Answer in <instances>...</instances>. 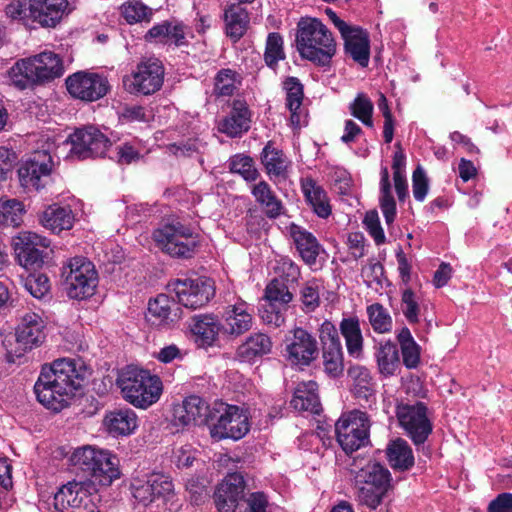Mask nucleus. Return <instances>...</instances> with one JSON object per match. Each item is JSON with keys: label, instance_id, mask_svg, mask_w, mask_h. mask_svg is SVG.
I'll return each instance as SVG.
<instances>
[{"label": "nucleus", "instance_id": "obj_7", "mask_svg": "<svg viewBox=\"0 0 512 512\" xmlns=\"http://www.w3.org/2000/svg\"><path fill=\"white\" fill-rule=\"evenodd\" d=\"M157 246L175 258H190L199 245V234L180 222L163 225L153 232Z\"/></svg>", "mask_w": 512, "mask_h": 512}, {"label": "nucleus", "instance_id": "obj_45", "mask_svg": "<svg viewBox=\"0 0 512 512\" xmlns=\"http://www.w3.org/2000/svg\"><path fill=\"white\" fill-rule=\"evenodd\" d=\"M349 111L367 127H373L374 105L371 99L364 93H358L349 104Z\"/></svg>", "mask_w": 512, "mask_h": 512}, {"label": "nucleus", "instance_id": "obj_39", "mask_svg": "<svg viewBox=\"0 0 512 512\" xmlns=\"http://www.w3.org/2000/svg\"><path fill=\"white\" fill-rule=\"evenodd\" d=\"M251 192L255 200L264 208L267 217L275 219L282 214V202L277 198L267 182L260 181L255 184Z\"/></svg>", "mask_w": 512, "mask_h": 512}, {"label": "nucleus", "instance_id": "obj_53", "mask_svg": "<svg viewBox=\"0 0 512 512\" xmlns=\"http://www.w3.org/2000/svg\"><path fill=\"white\" fill-rule=\"evenodd\" d=\"M285 58L283 49V38L279 33L268 34L264 52V60L267 66L275 68L280 60Z\"/></svg>", "mask_w": 512, "mask_h": 512}, {"label": "nucleus", "instance_id": "obj_36", "mask_svg": "<svg viewBox=\"0 0 512 512\" xmlns=\"http://www.w3.org/2000/svg\"><path fill=\"white\" fill-rule=\"evenodd\" d=\"M173 307L178 310L176 304L167 295L160 294L148 303V320L154 325L169 324L174 322L178 315L173 313Z\"/></svg>", "mask_w": 512, "mask_h": 512}, {"label": "nucleus", "instance_id": "obj_19", "mask_svg": "<svg viewBox=\"0 0 512 512\" xmlns=\"http://www.w3.org/2000/svg\"><path fill=\"white\" fill-rule=\"evenodd\" d=\"M68 92L83 101H96L104 97L109 90L107 78L97 73L76 72L66 79Z\"/></svg>", "mask_w": 512, "mask_h": 512}, {"label": "nucleus", "instance_id": "obj_58", "mask_svg": "<svg viewBox=\"0 0 512 512\" xmlns=\"http://www.w3.org/2000/svg\"><path fill=\"white\" fill-rule=\"evenodd\" d=\"M150 482L153 483L151 493H153L154 501L157 499L166 500L174 492V485L171 478L162 473L150 474Z\"/></svg>", "mask_w": 512, "mask_h": 512}, {"label": "nucleus", "instance_id": "obj_55", "mask_svg": "<svg viewBox=\"0 0 512 512\" xmlns=\"http://www.w3.org/2000/svg\"><path fill=\"white\" fill-rule=\"evenodd\" d=\"M229 168L231 172L241 175L246 181H255L258 177V171L249 156H233L230 159Z\"/></svg>", "mask_w": 512, "mask_h": 512}, {"label": "nucleus", "instance_id": "obj_22", "mask_svg": "<svg viewBox=\"0 0 512 512\" xmlns=\"http://www.w3.org/2000/svg\"><path fill=\"white\" fill-rule=\"evenodd\" d=\"M223 320V331L232 337L243 335L252 328L254 323L252 311L245 301L227 306Z\"/></svg>", "mask_w": 512, "mask_h": 512}, {"label": "nucleus", "instance_id": "obj_14", "mask_svg": "<svg viewBox=\"0 0 512 512\" xmlns=\"http://www.w3.org/2000/svg\"><path fill=\"white\" fill-rule=\"evenodd\" d=\"M285 353L292 365L309 366L319 354L316 338L302 327H295L285 336Z\"/></svg>", "mask_w": 512, "mask_h": 512}, {"label": "nucleus", "instance_id": "obj_2", "mask_svg": "<svg viewBox=\"0 0 512 512\" xmlns=\"http://www.w3.org/2000/svg\"><path fill=\"white\" fill-rule=\"evenodd\" d=\"M296 46L302 58L320 66H328L336 53V42L332 33L316 18L299 20Z\"/></svg>", "mask_w": 512, "mask_h": 512}, {"label": "nucleus", "instance_id": "obj_13", "mask_svg": "<svg viewBox=\"0 0 512 512\" xmlns=\"http://www.w3.org/2000/svg\"><path fill=\"white\" fill-rule=\"evenodd\" d=\"M396 416L400 426L417 447L424 444L432 433V423L427 416V407L422 402L398 404Z\"/></svg>", "mask_w": 512, "mask_h": 512}, {"label": "nucleus", "instance_id": "obj_28", "mask_svg": "<svg viewBox=\"0 0 512 512\" xmlns=\"http://www.w3.org/2000/svg\"><path fill=\"white\" fill-rule=\"evenodd\" d=\"M36 22L43 27H55L69 13L68 0H34Z\"/></svg>", "mask_w": 512, "mask_h": 512}, {"label": "nucleus", "instance_id": "obj_57", "mask_svg": "<svg viewBox=\"0 0 512 512\" xmlns=\"http://www.w3.org/2000/svg\"><path fill=\"white\" fill-rule=\"evenodd\" d=\"M285 311L286 307L265 302L259 308V316L266 325L278 328L285 323Z\"/></svg>", "mask_w": 512, "mask_h": 512}, {"label": "nucleus", "instance_id": "obj_21", "mask_svg": "<svg viewBox=\"0 0 512 512\" xmlns=\"http://www.w3.org/2000/svg\"><path fill=\"white\" fill-rule=\"evenodd\" d=\"M213 406H210L203 398L191 395L186 397L181 404L173 408L174 420L182 426L207 425L212 419Z\"/></svg>", "mask_w": 512, "mask_h": 512}, {"label": "nucleus", "instance_id": "obj_9", "mask_svg": "<svg viewBox=\"0 0 512 512\" xmlns=\"http://www.w3.org/2000/svg\"><path fill=\"white\" fill-rule=\"evenodd\" d=\"M67 294L72 299H85L94 294L98 274L94 264L84 257H74L63 267Z\"/></svg>", "mask_w": 512, "mask_h": 512}, {"label": "nucleus", "instance_id": "obj_54", "mask_svg": "<svg viewBox=\"0 0 512 512\" xmlns=\"http://www.w3.org/2000/svg\"><path fill=\"white\" fill-rule=\"evenodd\" d=\"M35 9L34 0H15L6 6L5 13L12 19L36 22Z\"/></svg>", "mask_w": 512, "mask_h": 512}, {"label": "nucleus", "instance_id": "obj_27", "mask_svg": "<svg viewBox=\"0 0 512 512\" xmlns=\"http://www.w3.org/2000/svg\"><path fill=\"white\" fill-rule=\"evenodd\" d=\"M291 236L302 260L309 266L316 265L317 257L323 251L316 237L311 232L295 225L291 227Z\"/></svg>", "mask_w": 512, "mask_h": 512}, {"label": "nucleus", "instance_id": "obj_51", "mask_svg": "<svg viewBox=\"0 0 512 512\" xmlns=\"http://www.w3.org/2000/svg\"><path fill=\"white\" fill-rule=\"evenodd\" d=\"M244 489H245L244 477L240 473H237V472L230 473L218 485V487L214 493V499H220V497L225 496L226 493L229 495H233L238 499H242Z\"/></svg>", "mask_w": 512, "mask_h": 512}, {"label": "nucleus", "instance_id": "obj_48", "mask_svg": "<svg viewBox=\"0 0 512 512\" xmlns=\"http://www.w3.org/2000/svg\"><path fill=\"white\" fill-rule=\"evenodd\" d=\"M367 314L375 332L382 334L392 330V317L383 305L379 303L369 305L367 307Z\"/></svg>", "mask_w": 512, "mask_h": 512}, {"label": "nucleus", "instance_id": "obj_1", "mask_svg": "<svg viewBox=\"0 0 512 512\" xmlns=\"http://www.w3.org/2000/svg\"><path fill=\"white\" fill-rule=\"evenodd\" d=\"M89 371L81 359L62 358L43 366L34 385L38 401L48 409L61 411L69 405Z\"/></svg>", "mask_w": 512, "mask_h": 512}, {"label": "nucleus", "instance_id": "obj_50", "mask_svg": "<svg viewBox=\"0 0 512 512\" xmlns=\"http://www.w3.org/2000/svg\"><path fill=\"white\" fill-rule=\"evenodd\" d=\"M244 489H245L244 477L240 473H237V472L230 473L218 485V487L214 493V499H220V497L225 496L226 493L229 495H233L238 499H242Z\"/></svg>", "mask_w": 512, "mask_h": 512}, {"label": "nucleus", "instance_id": "obj_56", "mask_svg": "<svg viewBox=\"0 0 512 512\" xmlns=\"http://www.w3.org/2000/svg\"><path fill=\"white\" fill-rule=\"evenodd\" d=\"M401 310L410 324L420 321V305L415 293L410 288H406L402 292Z\"/></svg>", "mask_w": 512, "mask_h": 512}, {"label": "nucleus", "instance_id": "obj_35", "mask_svg": "<svg viewBox=\"0 0 512 512\" xmlns=\"http://www.w3.org/2000/svg\"><path fill=\"white\" fill-rule=\"evenodd\" d=\"M41 223L52 232L60 233L73 227L74 215L70 207L52 205L43 212Z\"/></svg>", "mask_w": 512, "mask_h": 512}, {"label": "nucleus", "instance_id": "obj_11", "mask_svg": "<svg viewBox=\"0 0 512 512\" xmlns=\"http://www.w3.org/2000/svg\"><path fill=\"white\" fill-rule=\"evenodd\" d=\"M164 75V66L158 58H145L130 75L124 77L123 84L130 93L151 95L161 89Z\"/></svg>", "mask_w": 512, "mask_h": 512}, {"label": "nucleus", "instance_id": "obj_37", "mask_svg": "<svg viewBox=\"0 0 512 512\" xmlns=\"http://www.w3.org/2000/svg\"><path fill=\"white\" fill-rule=\"evenodd\" d=\"M261 163L271 179L285 178L288 168V160L281 150L272 142H268L261 153Z\"/></svg>", "mask_w": 512, "mask_h": 512}, {"label": "nucleus", "instance_id": "obj_26", "mask_svg": "<svg viewBox=\"0 0 512 512\" xmlns=\"http://www.w3.org/2000/svg\"><path fill=\"white\" fill-rule=\"evenodd\" d=\"M103 423L111 435L127 436L137 428L138 418L133 410L121 408L106 413Z\"/></svg>", "mask_w": 512, "mask_h": 512}, {"label": "nucleus", "instance_id": "obj_60", "mask_svg": "<svg viewBox=\"0 0 512 512\" xmlns=\"http://www.w3.org/2000/svg\"><path fill=\"white\" fill-rule=\"evenodd\" d=\"M153 483L150 482V475L145 479L135 478L131 483V491L133 497L143 505L147 506L154 502L151 488Z\"/></svg>", "mask_w": 512, "mask_h": 512}, {"label": "nucleus", "instance_id": "obj_44", "mask_svg": "<svg viewBox=\"0 0 512 512\" xmlns=\"http://www.w3.org/2000/svg\"><path fill=\"white\" fill-rule=\"evenodd\" d=\"M24 206L17 199H0V226L17 227L22 222Z\"/></svg>", "mask_w": 512, "mask_h": 512}, {"label": "nucleus", "instance_id": "obj_40", "mask_svg": "<svg viewBox=\"0 0 512 512\" xmlns=\"http://www.w3.org/2000/svg\"><path fill=\"white\" fill-rule=\"evenodd\" d=\"M220 325L211 315L197 316L191 326L192 333L203 346H211L217 339Z\"/></svg>", "mask_w": 512, "mask_h": 512}, {"label": "nucleus", "instance_id": "obj_43", "mask_svg": "<svg viewBox=\"0 0 512 512\" xmlns=\"http://www.w3.org/2000/svg\"><path fill=\"white\" fill-rule=\"evenodd\" d=\"M380 191V208L386 223L389 225L394 221L396 216V203L391 193V184L389 181V172L387 167H382L381 169Z\"/></svg>", "mask_w": 512, "mask_h": 512}, {"label": "nucleus", "instance_id": "obj_33", "mask_svg": "<svg viewBox=\"0 0 512 512\" xmlns=\"http://www.w3.org/2000/svg\"><path fill=\"white\" fill-rule=\"evenodd\" d=\"M317 390L318 385L314 381L298 384L291 400L292 407L298 411H307L313 414H318L321 407Z\"/></svg>", "mask_w": 512, "mask_h": 512}, {"label": "nucleus", "instance_id": "obj_6", "mask_svg": "<svg viewBox=\"0 0 512 512\" xmlns=\"http://www.w3.org/2000/svg\"><path fill=\"white\" fill-rule=\"evenodd\" d=\"M390 472L378 463H367L355 471L357 500L371 509H376L390 487Z\"/></svg>", "mask_w": 512, "mask_h": 512}, {"label": "nucleus", "instance_id": "obj_41", "mask_svg": "<svg viewBox=\"0 0 512 512\" xmlns=\"http://www.w3.org/2000/svg\"><path fill=\"white\" fill-rule=\"evenodd\" d=\"M397 341L400 345L403 364L408 369L416 368L420 363L421 348L407 327H403L397 333Z\"/></svg>", "mask_w": 512, "mask_h": 512}, {"label": "nucleus", "instance_id": "obj_47", "mask_svg": "<svg viewBox=\"0 0 512 512\" xmlns=\"http://www.w3.org/2000/svg\"><path fill=\"white\" fill-rule=\"evenodd\" d=\"M121 14L129 23L134 24L142 21H150L152 9L140 0H127L121 6Z\"/></svg>", "mask_w": 512, "mask_h": 512}, {"label": "nucleus", "instance_id": "obj_30", "mask_svg": "<svg viewBox=\"0 0 512 512\" xmlns=\"http://www.w3.org/2000/svg\"><path fill=\"white\" fill-rule=\"evenodd\" d=\"M301 189L307 203L312 207L317 216L328 218L331 215V206L324 189L312 178L302 180Z\"/></svg>", "mask_w": 512, "mask_h": 512}, {"label": "nucleus", "instance_id": "obj_59", "mask_svg": "<svg viewBox=\"0 0 512 512\" xmlns=\"http://www.w3.org/2000/svg\"><path fill=\"white\" fill-rule=\"evenodd\" d=\"M273 270L283 281L286 280L287 282H295L300 276L298 265L288 257H280L277 259Z\"/></svg>", "mask_w": 512, "mask_h": 512}, {"label": "nucleus", "instance_id": "obj_12", "mask_svg": "<svg viewBox=\"0 0 512 512\" xmlns=\"http://www.w3.org/2000/svg\"><path fill=\"white\" fill-rule=\"evenodd\" d=\"M89 481H71L54 494V508L57 512H100L94 501Z\"/></svg>", "mask_w": 512, "mask_h": 512}, {"label": "nucleus", "instance_id": "obj_5", "mask_svg": "<svg viewBox=\"0 0 512 512\" xmlns=\"http://www.w3.org/2000/svg\"><path fill=\"white\" fill-rule=\"evenodd\" d=\"M118 385L126 401L144 409L156 403L163 391L161 379L147 370L130 369L123 372Z\"/></svg>", "mask_w": 512, "mask_h": 512}, {"label": "nucleus", "instance_id": "obj_31", "mask_svg": "<svg viewBox=\"0 0 512 512\" xmlns=\"http://www.w3.org/2000/svg\"><path fill=\"white\" fill-rule=\"evenodd\" d=\"M348 376L353 381L352 392L359 400L370 404L375 401V384L370 371L363 366H352L348 370Z\"/></svg>", "mask_w": 512, "mask_h": 512}, {"label": "nucleus", "instance_id": "obj_16", "mask_svg": "<svg viewBox=\"0 0 512 512\" xmlns=\"http://www.w3.org/2000/svg\"><path fill=\"white\" fill-rule=\"evenodd\" d=\"M70 153L79 159L102 157L110 145V140L96 127L86 126L75 130L69 136Z\"/></svg>", "mask_w": 512, "mask_h": 512}, {"label": "nucleus", "instance_id": "obj_32", "mask_svg": "<svg viewBox=\"0 0 512 512\" xmlns=\"http://www.w3.org/2000/svg\"><path fill=\"white\" fill-rule=\"evenodd\" d=\"M286 91V106L291 112L290 121L293 127L300 128L304 115L301 105L304 98L303 85L296 77H288L283 83Z\"/></svg>", "mask_w": 512, "mask_h": 512}, {"label": "nucleus", "instance_id": "obj_64", "mask_svg": "<svg viewBox=\"0 0 512 512\" xmlns=\"http://www.w3.org/2000/svg\"><path fill=\"white\" fill-rule=\"evenodd\" d=\"M319 288L317 280L308 281L301 290V299L304 306L309 310H314L319 305Z\"/></svg>", "mask_w": 512, "mask_h": 512}, {"label": "nucleus", "instance_id": "obj_24", "mask_svg": "<svg viewBox=\"0 0 512 512\" xmlns=\"http://www.w3.org/2000/svg\"><path fill=\"white\" fill-rule=\"evenodd\" d=\"M346 53L360 66L366 67L370 58V40L368 33L357 26H353L342 35Z\"/></svg>", "mask_w": 512, "mask_h": 512}, {"label": "nucleus", "instance_id": "obj_34", "mask_svg": "<svg viewBox=\"0 0 512 512\" xmlns=\"http://www.w3.org/2000/svg\"><path fill=\"white\" fill-rule=\"evenodd\" d=\"M226 35L234 41L239 40L246 32L249 15L239 4H231L224 11Z\"/></svg>", "mask_w": 512, "mask_h": 512}, {"label": "nucleus", "instance_id": "obj_49", "mask_svg": "<svg viewBox=\"0 0 512 512\" xmlns=\"http://www.w3.org/2000/svg\"><path fill=\"white\" fill-rule=\"evenodd\" d=\"M324 371L332 378H337L344 371L342 346L322 348Z\"/></svg>", "mask_w": 512, "mask_h": 512}, {"label": "nucleus", "instance_id": "obj_42", "mask_svg": "<svg viewBox=\"0 0 512 512\" xmlns=\"http://www.w3.org/2000/svg\"><path fill=\"white\" fill-rule=\"evenodd\" d=\"M376 359L379 372L382 375L386 377L394 375L400 364L396 344L391 341L380 344L376 352Z\"/></svg>", "mask_w": 512, "mask_h": 512}, {"label": "nucleus", "instance_id": "obj_3", "mask_svg": "<svg viewBox=\"0 0 512 512\" xmlns=\"http://www.w3.org/2000/svg\"><path fill=\"white\" fill-rule=\"evenodd\" d=\"M68 461L71 466L90 475L100 485L109 486L120 477L119 459L107 449L94 445L77 447Z\"/></svg>", "mask_w": 512, "mask_h": 512}, {"label": "nucleus", "instance_id": "obj_52", "mask_svg": "<svg viewBox=\"0 0 512 512\" xmlns=\"http://www.w3.org/2000/svg\"><path fill=\"white\" fill-rule=\"evenodd\" d=\"M214 80V93L218 96L233 95L240 84L238 74L232 69H221Z\"/></svg>", "mask_w": 512, "mask_h": 512}, {"label": "nucleus", "instance_id": "obj_61", "mask_svg": "<svg viewBox=\"0 0 512 512\" xmlns=\"http://www.w3.org/2000/svg\"><path fill=\"white\" fill-rule=\"evenodd\" d=\"M429 191V179L424 168L420 165L416 167L412 174V192L413 197L418 202H423Z\"/></svg>", "mask_w": 512, "mask_h": 512}, {"label": "nucleus", "instance_id": "obj_20", "mask_svg": "<svg viewBox=\"0 0 512 512\" xmlns=\"http://www.w3.org/2000/svg\"><path fill=\"white\" fill-rule=\"evenodd\" d=\"M52 166L53 161L47 151L34 152L18 170L21 185L27 189L39 190L44 186L43 179L50 175Z\"/></svg>", "mask_w": 512, "mask_h": 512}, {"label": "nucleus", "instance_id": "obj_15", "mask_svg": "<svg viewBox=\"0 0 512 512\" xmlns=\"http://www.w3.org/2000/svg\"><path fill=\"white\" fill-rule=\"evenodd\" d=\"M44 328L45 322L41 315L35 312L25 313L16 328L15 337L18 347L14 351H8L10 361L39 346L45 338Z\"/></svg>", "mask_w": 512, "mask_h": 512}, {"label": "nucleus", "instance_id": "obj_8", "mask_svg": "<svg viewBox=\"0 0 512 512\" xmlns=\"http://www.w3.org/2000/svg\"><path fill=\"white\" fill-rule=\"evenodd\" d=\"M209 431L215 440L241 439L249 431L248 417L237 406L216 402L213 404Z\"/></svg>", "mask_w": 512, "mask_h": 512}, {"label": "nucleus", "instance_id": "obj_23", "mask_svg": "<svg viewBox=\"0 0 512 512\" xmlns=\"http://www.w3.org/2000/svg\"><path fill=\"white\" fill-rule=\"evenodd\" d=\"M251 111L246 102L234 100L230 113L218 123V130L229 137H239L250 129Z\"/></svg>", "mask_w": 512, "mask_h": 512}, {"label": "nucleus", "instance_id": "obj_18", "mask_svg": "<svg viewBox=\"0 0 512 512\" xmlns=\"http://www.w3.org/2000/svg\"><path fill=\"white\" fill-rule=\"evenodd\" d=\"M46 237L34 232H22L13 239V247L18 263L25 269H36L44 262L43 249L49 246Z\"/></svg>", "mask_w": 512, "mask_h": 512}, {"label": "nucleus", "instance_id": "obj_62", "mask_svg": "<svg viewBox=\"0 0 512 512\" xmlns=\"http://www.w3.org/2000/svg\"><path fill=\"white\" fill-rule=\"evenodd\" d=\"M25 288L34 298L43 299L50 291L49 279L44 274L31 275L25 281Z\"/></svg>", "mask_w": 512, "mask_h": 512}, {"label": "nucleus", "instance_id": "obj_17", "mask_svg": "<svg viewBox=\"0 0 512 512\" xmlns=\"http://www.w3.org/2000/svg\"><path fill=\"white\" fill-rule=\"evenodd\" d=\"M170 286L175 292L178 302L189 309L205 306L214 296L213 284L208 279H177Z\"/></svg>", "mask_w": 512, "mask_h": 512}, {"label": "nucleus", "instance_id": "obj_46", "mask_svg": "<svg viewBox=\"0 0 512 512\" xmlns=\"http://www.w3.org/2000/svg\"><path fill=\"white\" fill-rule=\"evenodd\" d=\"M293 299V294L290 292L287 284L275 278L266 286L264 300L272 304H277L286 307Z\"/></svg>", "mask_w": 512, "mask_h": 512}, {"label": "nucleus", "instance_id": "obj_4", "mask_svg": "<svg viewBox=\"0 0 512 512\" xmlns=\"http://www.w3.org/2000/svg\"><path fill=\"white\" fill-rule=\"evenodd\" d=\"M64 67L58 54L45 51L33 57L17 61L9 71L13 84L25 89L30 84L44 83L59 78Z\"/></svg>", "mask_w": 512, "mask_h": 512}, {"label": "nucleus", "instance_id": "obj_10", "mask_svg": "<svg viewBox=\"0 0 512 512\" xmlns=\"http://www.w3.org/2000/svg\"><path fill=\"white\" fill-rule=\"evenodd\" d=\"M369 430L370 419L365 412L359 410L343 414L335 424L337 441L347 454L369 442Z\"/></svg>", "mask_w": 512, "mask_h": 512}, {"label": "nucleus", "instance_id": "obj_25", "mask_svg": "<svg viewBox=\"0 0 512 512\" xmlns=\"http://www.w3.org/2000/svg\"><path fill=\"white\" fill-rule=\"evenodd\" d=\"M273 347L270 336L262 332L252 333L237 348L236 355L242 362L252 363L271 353Z\"/></svg>", "mask_w": 512, "mask_h": 512}, {"label": "nucleus", "instance_id": "obj_29", "mask_svg": "<svg viewBox=\"0 0 512 512\" xmlns=\"http://www.w3.org/2000/svg\"><path fill=\"white\" fill-rule=\"evenodd\" d=\"M339 329L345 340L348 355L355 359L362 358L364 338L358 317L343 318L340 322Z\"/></svg>", "mask_w": 512, "mask_h": 512}, {"label": "nucleus", "instance_id": "obj_63", "mask_svg": "<svg viewBox=\"0 0 512 512\" xmlns=\"http://www.w3.org/2000/svg\"><path fill=\"white\" fill-rule=\"evenodd\" d=\"M319 339L322 348L342 346L336 326L325 320L318 329Z\"/></svg>", "mask_w": 512, "mask_h": 512}, {"label": "nucleus", "instance_id": "obj_38", "mask_svg": "<svg viewBox=\"0 0 512 512\" xmlns=\"http://www.w3.org/2000/svg\"><path fill=\"white\" fill-rule=\"evenodd\" d=\"M388 461L394 469L409 470L414 466V455L406 440L398 438L392 441L387 448Z\"/></svg>", "mask_w": 512, "mask_h": 512}]
</instances>
